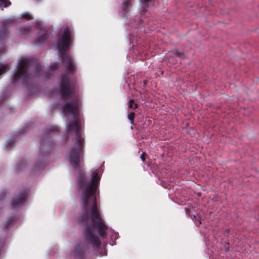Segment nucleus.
I'll return each instance as SVG.
<instances>
[{
  "mask_svg": "<svg viewBox=\"0 0 259 259\" xmlns=\"http://www.w3.org/2000/svg\"><path fill=\"white\" fill-rule=\"evenodd\" d=\"M73 144L68 149L66 159L73 169L78 172L77 186L80 193V203L83 213L78 219V223L83 228V243L77 244L73 251L76 259H84L85 254L92 246L97 256L107 255L104 247H101V242L94 234L96 229L99 236L102 239L109 236L114 242L119 237L118 233L109 229L102 219L98 209L97 196L99 194V185L102 171L101 168L96 169L91 175V179L88 180L84 169V138L82 136H72ZM111 246L115 243L110 242Z\"/></svg>",
  "mask_w": 259,
  "mask_h": 259,
  "instance_id": "f257e3e1",
  "label": "nucleus"
},
{
  "mask_svg": "<svg viewBox=\"0 0 259 259\" xmlns=\"http://www.w3.org/2000/svg\"><path fill=\"white\" fill-rule=\"evenodd\" d=\"M61 65L59 62L51 64L46 71L42 70L37 60L32 57H23L18 61L16 68L12 75V83L20 82L27 90L33 88L34 82L39 78L48 79L52 73L58 69Z\"/></svg>",
  "mask_w": 259,
  "mask_h": 259,
  "instance_id": "f03ea898",
  "label": "nucleus"
},
{
  "mask_svg": "<svg viewBox=\"0 0 259 259\" xmlns=\"http://www.w3.org/2000/svg\"><path fill=\"white\" fill-rule=\"evenodd\" d=\"M157 0H122L120 7V14L126 19V24L132 29H139L146 32L143 13L147 9L154 5Z\"/></svg>",
  "mask_w": 259,
  "mask_h": 259,
  "instance_id": "7ed1b4c3",
  "label": "nucleus"
},
{
  "mask_svg": "<svg viewBox=\"0 0 259 259\" xmlns=\"http://www.w3.org/2000/svg\"><path fill=\"white\" fill-rule=\"evenodd\" d=\"M59 132V128L57 125H48L46 127L44 136L41 138L36 160L31 170L32 175H39L48 164V155L54 146L52 138Z\"/></svg>",
  "mask_w": 259,
  "mask_h": 259,
  "instance_id": "20e7f679",
  "label": "nucleus"
},
{
  "mask_svg": "<svg viewBox=\"0 0 259 259\" xmlns=\"http://www.w3.org/2000/svg\"><path fill=\"white\" fill-rule=\"evenodd\" d=\"M20 17L26 20H30L32 18V16L31 14L28 12H24L21 14L20 16H14L4 19L2 22V27L0 28V41H3L6 40L9 27L17 21Z\"/></svg>",
  "mask_w": 259,
  "mask_h": 259,
  "instance_id": "39448f33",
  "label": "nucleus"
},
{
  "mask_svg": "<svg viewBox=\"0 0 259 259\" xmlns=\"http://www.w3.org/2000/svg\"><path fill=\"white\" fill-rule=\"evenodd\" d=\"M29 193V189L21 190L11 202V209L15 211L22 206L26 202Z\"/></svg>",
  "mask_w": 259,
  "mask_h": 259,
  "instance_id": "423d86ee",
  "label": "nucleus"
},
{
  "mask_svg": "<svg viewBox=\"0 0 259 259\" xmlns=\"http://www.w3.org/2000/svg\"><path fill=\"white\" fill-rule=\"evenodd\" d=\"M21 223L18 215L11 214L8 217L6 222L2 225V229L4 232H8L11 229L17 227Z\"/></svg>",
  "mask_w": 259,
  "mask_h": 259,
  "instance_id": "0eeeda50",
  "label": "nucleus"
},
{
  "mask_svg": "<svg viewBox=\"0 0 259 259\" xmlns=\"http://www.w3.org/2000/svg\"><path fill=\"white\" fill-rule=\"evenodd\" d=\"M49 39V35L46 29L40 28L39 29L36 36L34 40V44L40 46L45 44Z\"/></svg>",
  "mask_w": 259,
  "mask_h": 259,
  "instance_id": "6e6552de",
  "label": "nucleus"
},
{
  "mask_svg": "<svg viewBox=\"0 0 259 259\" xmlns=\"http://www.w3.org/2000/svg\"><path fill=\"white\" fill-rule=\"evenodd\" d=\"M41 27V21H37L32 25H25L18 30V34L21 36H28L31 32L37 27Z\"/></svg>",
  "mask_w": 259,
  "mask_h": 259,
  "instance_id": "1a4fd4ad",
  "label": "nucleus"
},
{
  "mask_svg": "<svg viewBox=\"0 0 259 259\" xmlns=\"http://www.w3.org/2000/svg\"><path fill=\"white\" fill-rule=\"evenodd\" d=\"M193 207L190 206H188V207H185V209L186 213L189 216L194 222H196V224H197L196 222L198 221V224H197V225H199L201 224L200 217L197 213H194L193 214H191V209Z\"/></svg>",
  "mask_w": 259,
  "mask_h": 259,
  "instance_id": "9d476101",
  "label": "nucleus"
},
{
  "mask_svg": "<svg viewBox=\"0 0 259 259\" xmlns=\"http://www.w3.org/2000/svg\"><path fill=\"white\" fill-rule=\"evenodd\" d=\"M27 165V161L25 159L21 160L15 166V170L17 172H20L25 169Z\"/></svg>",
  "mask_w": 259,
  "mask_h": 259,
  "instance_id": "9b49d317",
  "label": "nucleus"
},
{
  "mask_svg": "<svg viewBox=\"0 0 259 259\" xmlns=\"http://www.w3.org/2000/svg\"><path fill=\"white\" fill-rule=\"evenodd\" d=\"M15 143V138H12L9 139L5 144V148L7 149H11Z\"/></svg>",
  "mask_w": 259,
  "mask_h": 259,
  "instance_id": "f8f14e48",
  "label": "nucleus"
},
{
  "mask_svg": "<svg viewBox=\"0 0 259 259\" xmlns=\"http://www.w3.org/2000/svg\"><path fill=\"white\" fill-rule=\"evenodd\" d=\"M11 4L8 0H0V8L3 10L4 8H6Z\"/></svg>",
  "mask_w": 259,
  "mask_h": 259,
  "instance_id": "ddd939ff",
  "label": "nucleus"
},
{
  "mask_svg": "<svg viewBox=\"0 0 259 259\" xmlns=\"http://www.w3.org/2000/svg\"><path fill=\"white\" fill-rule=\"evenodd\" d=\"M5 251V239H0V255Z\"/></svg>",
  "mask_w": 259,
  "mask_h": 259,
  "instance_id": "4468645a",
  "label": "nucleus"
},
{
  "mask_svg": "<svg viewBox=\"0 0 259 259\" xmlns=\"http://www.w3.org/2000/svg\"><path fill=\"white\" fill-rule=\"evenodd\" d=\"M132 33H130L127 36V38L130 39V44L134 43V40L137 41V37L135 38V36H134V34Z\"/></svg>",
  "mask_w": 259,
  "mask_h": 259,
  "instance_id": "2eb2a0df",
  "label": "nucleus"
},
{
  "mask_svg": "<svg viewBox=\"0 0 259 259\" xmlns=\"http://www.w3.org/2000/svg\"><path fill=\"white\" fill-rule=\"evenodd\" d=\"M137 104L135 103L134 101L133 100H130L128 102V107L130 108L135 109L137 108Z\"/></svg>",
  "mask_w": 259,
  "mask_h": 259,
  "instance_id": "dca6fc26",
  "label": "nucleus"
},
{
  "mask_svg": "<svg viewBox=\"0 0 259 259\" xmlns=\"http://www.w3.org/2000/svg\"><path fill=\"white\" fill-rule=\"evenodd\" d=\"M173 53L177 57H184V52L182 51H180L178 50H175L173 51Z\"/></svg>",
  "mask_w": 259,
  "mask_h": 259,
  "instance_id": "f3484780",
  "label": "nucleus"
},
{
  "mask_svg": "<svg viewBox=\"0 0 259 259\" xmlns=\"http://www.w3.org/2000/svg\"><path fill=\"white\" fill-rule=\"evenodd\" d=\"M135 117V114L134 112H130L128 115L127 117L129 120L130 121V122L132 124H134V119Z\"/></svg>",
  "mask_w": 259,
  "mask_h": 259,
  "instance_id": "a211bd4d",
  "label": "nucleus"
},
{
  "mask_svg": "<svg viewBox=\"0 0 259 259\" xmlns=\"http://www.w3.org/2000/svg\"><path fill=\"white\" fill-rule=\"evenodd\" d=\"M6 196V193L4 191L0 193V205Z\"/></svg>",
  "mask_w": 259,
  "mask_h": 259,
  "instance_id": "6ab92c4d",
  "label": "nucleus"
},
{
  "mask_svg": "<svg viewBox=\"0 0 259 259\" xmlns=\"http://www.w3.org/2000/svg\"><path fill=\"white\" fill-rule=\"evenodd\" d=\"M6 68L5 66H0V75L5 71Z\"/></svg>",
  "mask_w": 259,
  "mask_h": 259,
  "instance_id": "aec40b11",
  "label": "nucleus"
},
{
  "mask_svg": "<svg viewBox=\"0 0 259 259\" xmlns=\"http://www.w3.org/2000/svg\"><path fill=\"white\" fill-rule=\"evenodd\" d=\"M145 153L143 152L142 154L140 156V158H141L142 161L143 162L145 160Z\"/></svg>",
  "mask_w": 259,
  "mask_h": 259,
  "instance_id": "412c9836",
  "label": "nucleus"
},
{
  "mask_svg": "<svg viewBox=\"0 0 259 259\" xmlns=\"http://www.w3.org/2000/svg\"><path fill=\"white\" fill-rule=\"evenodd\" d=\"M24 132V129H22V130H21V132H18V134H16L15 135L16 136H18V135H20V134L23 133Z\"/></svg>",
  "mask_w": 259,
  "mask_h": 259,
  "instance_id": "4be33fe9",
  "label": "nucleus"
},
{
  "mask_svg": "<svg viewBox=\"0 0 259 259\" xmlns=\"http://www.w3.org/2000/svg\"><path fill=\"white\" fill-rule=\"evenodd\" d=\"M5 95H3L2 97L0 98V103L4 100L5 98Z\"/></svg>",
  "mask_w": 259,
  "mask_h": 259,
  "instance_id": "5701e85b",
  "label": "nucleus"
},
{
  "mask_svg": "<svg viewBox=\"0 0 259 259\" xmlns=\"http://www.w3.org/2000/svg\"><path fill=\"white\" fill-rule=\"evenodd\" d=\"M146 83H147V80H143V84H146Z\"/></svg>",
  "mask_w": 259,
  "mask_h": 259,
  "instance_id": "b1692460",
  "label": "nucleus"
}]
</instances>
